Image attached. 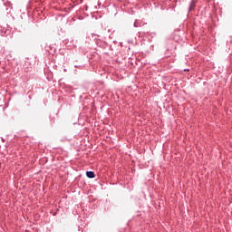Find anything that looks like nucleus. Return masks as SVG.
Masks as SVG:
<instances>
[{
  "mask_svg": "<svg viewBox=\"0 0 232 232\" xmlns=\"http://www.w3.org/2000/svg\"><path fill=\"white\" fill-rule=\"evenodd\" d=\"M87 177H88L89 179H94V177H95V172H92V171L87 172Z\"/></svg>",
  "mask_w": 232,
  "mask_h": 232,
  "instance_id": "nucleus-1",
  "label": "nucleus"
},
{
  "mask_svg": "<svg viewBox=\"0 0 232 232\" xmlns=\"http://www.w3.org/2000/svg\"><path fill=\"white\" fill-rule=\"evenodd\" d=\"M195 5H196L195 1H191L190 5H189V10H193V8L195 7Z\"/></svg>",
  "mask_w": 232,
  "mask_h": 232,
  "instance_id": "nucleus-2",
  "label": "nucleus"
}]
</instances>
